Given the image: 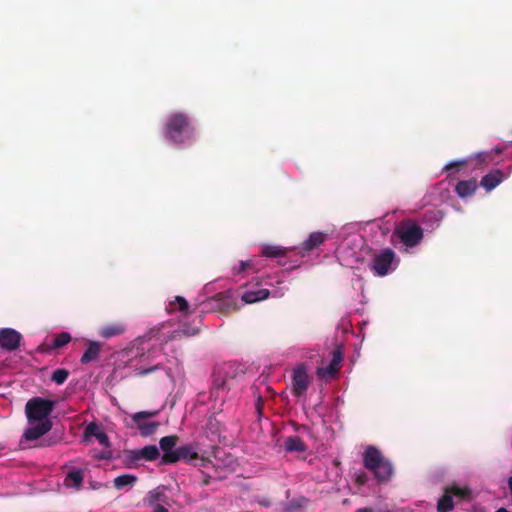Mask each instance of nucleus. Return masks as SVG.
I'll use <instances>...</instances> for the list:
<instances>
[{
	"instance_id": "obj_6",
	"label": "nucleus",
	"mask_w": 512,
	"mask_h": 512,
	"mask_svg": "<svg viewBox=\"0 0 512 512\" xmlns=\"http://www.w3.org/2000/svg\"><path fill=\"white\" fill-rule=\"evenodd\" d=\"M312 378L308 374L305 364L297 365L292 372V393L300 397L304 395L311 384Z\"/></svg>"
},
{
	"instance_id": "obj_14",
	"label": "nucleus",
	"mask_w": 512,
	"mask_h": 512,
	"mask_svg": "<svg viewBox=\"0 0 512 512\" xmlns=\"http://www.w3.org/2000/svg\"><path fill=\"white\" fill-rule=\"evenodd\" d=\"M84 437H85V439H88L90 437H95L101 445H103L105 447L110 446V441H109L108 435L95 422H91L85 427Z\"/></svg>"
},
{
	"instance_id": "obj_20",
	"label": "nucleus",
	"mask_w": 512,
	"mask_h": 512,
	"mask_svg": "<svg viewBox=\"0 0 512 512\" xmlns=\"http://www.w3.org/2000/svg\"><path fill=\"white\" fill-rule=\"evenodd\" d=\"M84 480V473L82 470L69 471L64 479V485L68 488H75L79 490L82 487Z\"/></svg>"
},
{
	"instance_id": "obj_40",
	"label": "nucleus",
	"mask_w": 512,
	"mask_h": 512,
	"mask_svg": "<svg viewBox=\"0 0 512 512\" xmlns=\"http://www.w3.org/2000/svg\"><path fill=\"white\" fill-rule=\"evenodd\" d=\"M495 512H510L509 510H507L506 508L504 507H501L499 509H497Z\"/></svg>"
},
{
	"instance_id": "obj_27",
	"label": "nucleus",
	"mask_w": 512,
	"mask_h": 512,
	"mask_svg": "<svg viewBox=\"0 0 512 512\" xmlns=\"http://www.w3.org/2000/svg\"><path fill=\"white\" fill-rule=\"evenodd\" d=\"M454 508L453 498L450 494L444 492V495L438 500L437 511L438 512H450Z\"/></svg>"
},
{
	"instance_id": "obj_24",
	"label": "nucleus",
	"mask_w": 512,
	"mask_h": 512,
	"mask_svg": "<svg viewBox=\"0 0 512 512\" xmlns=\"http://www.w3.org/2000/svg\"><path fill=\"white\" fill-rule=\"evenodd\" d=\"M288 249L278 245H264L261 254L265 257H281L285 256Z\"/></svg>"
},
{
	"instance_id": "obj_29",
	"label": "nucleus",
	"mask_w": 512,
	"mask_h": 512,
	"mask_svg": "<svg viewBox=\"0 0 512 512\" xmlns=\"http://www.w3.org/2000/svg\"><path fill=\"white\" fill-rule=\"evenodd\" d=\"M71 341V335L68 332H61L57 334L51 344L52 349H60Z\"/></svg>"
},
{
	"instance_id": "obj_21",
	"label": "nucleus",
	"mask_w": 512,
	"mask_h": 512,
	"mask_svg": "<svg viewBox=\"0 0 512 512\" xmlns=\"http://www.w3.org/2000/svg\"><path fill=\"white\" fill-rule=\"evenodd\" d=\"M269 290L267 289H259L256 291H247L242 295V300L245 303H255L257 301H261L267 299L269 297Z\"/></svg>"
},
{
	"instance_id": "obj_25",
	"label": "nucleus",
	"mask_w": 512,
	"mask_h": 512,
	"mask_svg": "<svg viewBox=\"0 0 512 512\" xmlns=\"http://www.w3.org/2000/svg\"><path fill=\"white\" fill-rule=\"evenodd\" d=\"M179 441V437L177 435H169L162 437L159 441L160 448L163 450L164 454H173V447Z\"/></svg>"
},
{
	"instance_id": "obj_19",
	"label": "nucleus",
	"mask_w": 512,
	"mask_h": 512,
	"mask_svg": "<svg viewBox=\"0 0 512 512\" xmlns=\"http://www.w3.org/2000/svg\"><path fill=\"white\" fill-rule=\"evenodd\" d=\"M478 187L477 181L475 178L469 180L459 181L455 187V192L460 198H466L475 193Z\"/></svg>"
},
{
	"instance_id": "obj_18",
	"label": "nucleus",
	"mask_w": 512,
	"mask_h": 512,
	"mask_svg": "<svg viewBox=\"0 0 512 512\" xmlns=\"http://www.w3.org/2000/svg\"><path fill=\"white\" fill-rule=\"evenodd\" d=\"M125 330H126V326L124 323L114 322V323H109V324L102 326L99 329L98 334L100 337H102L104 339H110L112 337H116V336L123 334L125 332Z\"/></svg>"
},
{
	"instance_id": "obj_2",
	"label": "nucleus",
	"mask_w": 512,
	"mask_h": 512,
	"mask_svg": "<svg viewBox=\"0 0 512 512\" xmlns=\"http://www.w3.org/2000/svg\"><path fill=\"white\" fill-rule=\"evenodd\" d=\"M363 463L365 468L372 471L376 479L380 482L388 481L393 474L391 462L385 459L381 452L373 446L365 450Z\"/></svg>"
},
{
	"instance_id": "obj_17",
	"label": "nucleus",
	"mask_w": 512,
	"mask_h": 512,
	"mask_svg": "<svg viewBox=\"0 0 512 512\" xmlns=\"http://www.w3.org/2000/svg\"><path fill=\"white\" fill-rule=\"evenodd\" d=\"M236 377V369L231 364H225L218 369L216 383L219 388L230 385V381Z\"/></svg>"
},
{
	"instance_id": "obj_31",
	"label": "nucleus",
	"mask_w": 512,
	"mask_h": 512,
	"mask_svg": "<svg viewBox=\"0 0 512 512\" xmlns=\"http://www.w3.org/2000/svg\"><path fill=\"white\" fill-rule=\"evenodd\" d=\"M69 376V371L64 368L56 369L51 375V380L58 385L63 384Z\"/></svg>"
},
{
	"instance_id": "obj_32",
	"label": "nucleus",
	"mask_w": 512,
	"mask_h": 512,
	"mask_svg": "<svg viewBox=\"0 0 512 512\" xmlns=\"http://www.w3.org/2000/svg\"><path fill=\"white\" fill-rule=\"evenodd\" d=\"M253 267L252 260L240 261L238 266L233 268V274L237 275Z\"/></svg>"
},
{
	"instance_id": "obj_4",
	"label": "nucleus",
	"mask_w": 512,
	"mask_h": 512,
	"mask_svg": "<svg viewBox=\"0 0 512 512\" xmlns=\"http://www.w3.org/2000/svg\"><path fill=\"white\" fill-rule=\"evenodd\" d=\"M394 234L407 247H414L423 239V229L411 220L401 221L396 226Z\"/></svg>"
},
{
	"instance_id": "obj_12",
	"label": "nucleus",
	"mask_w": 512,
	"mask_h": 512,
	"mask_svg": "<svg viewBox=\"0 0 512 512\" xmlns=\"http://www.w3.org/2000/svg\"><path fill=\"white\" fill-rule=\"evenodd\" d=\"M37 423L35 425H31L28 427L24 432V438L27 441H34L42 436H44L46 433H48L52 429V422L51 420H44V421H36Z\"/></svg>"
},
{
	"instance_id": "obj_28",
	"label": "nucleus",
	"mask_w": 512,
	"mask_h": 512,
	"mask_svg": "<svg viewBox=\"0 0 512 512\" xmlns=\"http://www.w3.org/2000/svg\"><path fill=\"white\" fill-rule=\"evenodd\" d=\"M444 492L450 494L451 497L455 496L459 499H466L470 495V490L468 488H461L457 485L446 486L444 488Z\"/></svg>"
},
{
	"instance_id": "obj_37",
	"label": "nucleus",
	"mask_w": 512,
	"mask_h": 512,
	"mask_svg": "<svg viewBox=\"0 0 512 512\" xmlns=\"http://www.w3.org/2000/svg\"><path fill=\"white\" fill-rule=\"evenodd\" d=\"M262 407H263V402H262V399L259 397L257 404H256V409L259 414L261 413Z\"/></svg>"
},
{
	"instance_id": "obj_1",
	"label": "nucleus",
	"mask_w": 512,
	"mask_h": 512,
	"mask_svg": "<svg viewBox=\"0 0 512 512\" xmlns=\"http://www.w3.org/2000/svg\"><path fill=\"white\" fill-rule=\"evenodd\" d=\"M165 135L173 143H183L194 135V127L183 113L172 114L166 123Z\"/></svg>"
},
{
	"instance_id": "obj_15",
	"label": "nucleus",
	"mask_w": 512,
	"mask_h": 512,
	"mask_svg": "<svg viewBox=\"0 0 512 512\" xmlns=\"http://www.w3.org/2000/svg\"><path fill=\"white\" fill-rule=\"evenodd\" d=\"M506 176L500 169H493L488 174L484 175L481 179L480 185L486 190L491 191L498 186Z\"/></svg>"
},
{
	"instance_id": "obj_16",
	"label": "nucleus",
	"mask_w": 512,
	"mask_h": 512,
	"mask_svg": "<svg viewBox=\"0 0 512 512\" xmlns=\"http://www.w3.org/2000/svg\"><path fill=\"white\" fill-rule=\"evenodd\" d=\"M103 344L98 341L89 340L87 348L81 356L80 362L87 365L91 362L97 361L101 352Z\"/></svg>"
},
{
	"instance_id": "obj_5",
	"label": "nucleus",
	"mask_w": 512,
	"mask_h": 512,
	"mask_svg": "<svg viewBox=\"0 0 512 512\" xmlns=\"http://www.w3.org/2000/svg\"><path fill=\"white\" fill-rule=\"evenodd\" d=\"M396 254L391 248H386L376 254L370 264V270L376 276H386L395 269L393 265H397Z\"/></svg>"
},
{
	"instance_id": "obj_33",
	"label": "nucleus",
	"mask_w": 512,
	"mask_h": 512,
	"mask_svg": "<svg viewBox=\"0 0 512 512\" xmlns=\"http://www.w3.org/2000/svg\"><path fill=\"white\" fill-rule=\"evenodd\" d=\"M466 163H467L466 160L454 161V162H451V163L447 164L445 166V169L446 170H451L453 168H456L457 170H459L460 168L464 167L466 165Z\"/></svg>"
},
{
	"instance_id": "obj_23",
	"label": "nucleus",
	"mask_w": 512,
	"mask_h": 512,
	"mask_svg": "<svg viewBox=\"0 0 512 512\" xmlns=\"http://www.w3.org/2000/svg\"><path fill=\"white\" fill-rule=\"evenodd\" d=\"M285 449L288 452H304L306 445L299 436L294 435L285 440Z\"/></svg>"
},
{
	"instance_id": "obj_38",
	"label": "nucleus",
	"mask_w": 512,
	"mask_h": 512,
	"mask_svg": "<svg viewBox=\"0 0 512 512\" xmlns=\"http://www.w3.org/2000/svg\"><path fill=\"white\" fill-rule=\"evenodd\" d=\"M211 477L205 476V478L202 480V485L207 486L210 484Z\"/></svg>"
},
{
	"instance_id": "obj_39",
	"label": "nucleus",
	"mask_w": 512,
	"mask_h": 512,
	"mask_svg": "<svg viewBox=\"0 0 512 512\" xmlns=\"http://www.w3.org/2000/svg\"><path fill=\"white\" fill-rule=\"evenodd\" d=\"M356 512H374L372 508H361L358 509Z\"/></svg>"
},
{
	"instance_id": "obj_9",
	"label": "nucleus",
	"mask_w": 512,
	"mask_h": 512,
	"mask_svg": "<svg viewBox=\"0 0 512 512\" xmlns=\"http://www.w3.org/2000/svg\"><path fill=\"white\" fill-rule=\"evenodd\" d=\"M343 361V352L340 347L334 349L332 351V359L330 363L326 367H319L317 369V375L320 378H333L338 373L341 368V363Z\"/></svg>"
},
{
	"instance_id": "obj_35",
	"label": "nucleus",
	"mask_w": 512,
	"mask_h": 512,
	"mask_svg": "<svg viewBox=\"0 0 512 512\" xmlns=\"http://www.w3.org/2000/svg\"><path fill=\"white\" fill-rule=\"evenodd\" d=\"M355 481L358 485H364L367 482V475L361 472L356 475Z\"/></svg>"
},
{
	"instance_id": "obj_36",
	"label": "nucleus",
	"mask_w": 512,
	"mask_h": 512,
	"mask_svg": "<svg viewBox=\"0 0 512 512\" xmlns=\"http://www.w3.org/2000/svg\"><path fill=\"white\" fill-rule=\"evenodd\" d=\"M153 512H169L167 508H165L163 505L161 504H156L154 506V509H153Z\"/></svg>"
},
{
	"instance_id": "obj_3",
	"label": "nucleus",
	"mask_w": 512,
	"mask_h": 512,
	"mask_svg": "<svg viewBox=\"0 0 512 512\" xmlns=\"http://www.w3.org/2000/svg\"><path fill=\"white\" fill-rule=\"evenodd\" d=\"M54 409V402L41 397H33L25 405V414L30 424L36 421L50 420L48 416Z\"/></svg>"
},
{
	"instance_id": "obj_22",
	"label": "nucleus",
	"mask_w": 512,
	"mask_h": 512,
	"mask_svg": "<svg viewBox=\"0 0 512 512\" xmlns=\"http://www.w3.org/2000/svg\"><path fill=\"white\" fill-rule=\"evenodd\" d=\"M166 309L169 313L180 311L185 314H188L189 313V304L184 297L176 296L175 300L169 302Z\"/></svg>"
},
{
	"instance_id": "obj_13",
	"label": "nucleus",
	"mask_w": 512,
	"mask_h": 512,
	"mask_svg": "<svg viewBox=\"0 0 512 512\" xmlns=\"http://www.w3.org/2000/svg\"><path fill=\"white\" fill-rule=\"evenodd\" d=\"M160 453L155 445H147L139 450H130L128 451V458L131 461H137L140 459H145L147 461H154L159 457Z\"/></svg>"
},
{
	"instance_id": "obj_7",
	"label": "nucleus",
	"mask_w": 512,
	"mask_h": 512,
	"mask_svg": "<svg viewBox=\"0 0 512 512\" xmlns=\"http://www.w3.org/2000/svg\"><path fill=\"white\" fill-rule=\"evenodd\" d=\"M158 411H140L133 414L132 420L140 431L143 437L154 434L159 427L158 422H146V419L155 417Z\"/></svg>"
},
{
	"instance_id": "obj_11",
	"label": "nucleus",
	"mask_w": 512,
	"mask_h": 512,
	"mask_svg": "<svg viewBox=\"0 0 512 512\" xmlns=\"http://www.w3.org/2000/svg\"><path fill=\"white\" fill-rule=\"evenodd\" d=\"M328 238V234L320 231L312 232L307 240H305L300 246V254L305 256L312 250L322 245Z\"/></svg>"
},
{
	"instance_id": "obj_8",
	"label": "nucleus",
	"mask_w": 512,
	"mask_h": 512,
	"mask_svg": "<svg viewBox=\"0 0 512 512\" xmlns=\"http://www.w3.org/2000/svg\"><path fill=\"white\" fill-rule=\"evenodd\" d=\"M198 454L191 445H184L176 448L173 454L163 455L161 458L162 464H173L180 460H193L197 459Z\"/></svg>"
},
{
	"instance_id": "obj_34",
	"label": "nucleus",
	"mask_w": 512,
	"mask_h": 512,
	"mask_svg": "<svg viewBox=\"0 0 512 512\" xmlns=\"http://www.w3.org/2000/svg\"><path fill=\"white\" fill-rule=\"evenodd\" d=\"M159 368V365H155V366H152L150 368H147V369H141L138 371V375L139 376H145V375H148L154 371H156L157 369Z\"/></svg>"
},
{
	"instance_id": "obj_10",
	"label": "nucleus",
	"mask_w": 512,
	"mask_h": 512,
	"mask_svg": "<svg viewBox=\"0 0 512 512\" xmlns=\"http://www.w3.org/2000/svg\"><path fill=\"white\" fill-rule=\"evenodd\" d=\"M21 334L12 328L0 330V346L8 351L16 350L21 341Z\"/></svg>"
},
{
	"instance_id": "obj_26",
	"label": "nucleus",
	"mask_w": 512,
	"mask_h": 512,
	"mask_svg": "<svg viewBox=\"0 0 512 512\" xmlns=\"http://www.w3.org/2000/svg\"><path fill=\"white\" fill-rule=\"evenodd\" d=\"M137 481V477L132 474H123L114 479V487L121 490L127 486H133Z\"/></svg>"
},
{
	"instance_id": "obj_30",
	"label": "nucleus",
	"mask_w": 512,
	"mask_h": 512,
	"mask_svg": "<svg viewBox=\"0 0 512 512\" xmlns=\"http://www.w3.org/2000/svg\"><path fill=\"white\" fill-rule=\"evenodd\" d=\"M197 332H198V329H195V328H193V329H188V328L177 329L172 332V334L169 338L171 340L181 339L183 336L184 337L194 336L197 334Z\"/></svg>"
}]
</instances>
